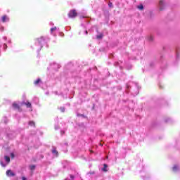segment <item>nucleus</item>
<instances>
[{"label": "nucleus", "instance_id": "1", "mask_svg": "<svg viewBox=\"0 0 180 180\" xmlns=\"http://www.w3.org/2000/svg\"><path fill=\"white\" fill-rule=\"evenodd\" d=\"M43 41H44V39L41 38V39H39L36 42L35 49L37 51H40V50H41V47H42L41 43H43Z\"/></svg>", "mask_w": 180, "mask_h": 180}, {"label": "nucleus", "instance_id": "2", "mask_svg": "<svg viewBox=\"0 0 180 180\" xmlns=\"http://www.w3.org/2000/svg\"><path fill=\"white\" fill-rule=\"evenodd\" d=\"M4 160L6 161V164L4 163V162H2V160L0 161V164H1V167H6L7 165L9 164V162H11V158L8 156H5Z\"/></svg>", "mask_w": 180, "mask_h": 180}, {"label": "nucleus", "instance_id": "3", "mask_svg": "<svg viewBox=\"0 0 180 180\" xmlns=\"http://www.w3.org/2000/svg\"><path fill=\"white\" fill-rule=\"evenodd\" d=\"M69 18H75L77 16V11L75 10H72L68 13Z\"/></svg>", "mask_w": 180, "mask_h": 180}, {"label": "nucleus", "instance_id": "4", "mask_svg": "<svg viewBox=\"0 0 180 180\" xmlns=\"http://www.w3.org/2000/svg\"><path fill=\"white\" fill-rule=\"evenodd\" d=\"M6 175L7 176H15V173H13V172L11 170H7Z\"/></svg>", "mask_w": 180, "mask_h": 180}, {"label": "nucleus", "instance_id": "5", "mask_svg": "<svg viewBox=\"0 0 180 180\" xmlns=\"http://www.w3.org/2000/svg\"><path fill=\"white\" fill-rule=\"evenodd\" d=\"M2 22H8L9 21V18H8V16L6 15H4L1 18Z\"/></svg>", "mask_w": 180, "mask_h": 180}, {"label": "nucleus", "instance_id": "6", "mask_svg": "<svg viewBox=\"0 0 180 180\" xmlns=\"http://www.w3.org/2000/svg\"><path fill=\"white\" fill-rule=\"evenodd\" d=\"M179 169V167L177 166V165H174V167H173V171L174 172H176V171H178Z\"/></svg>", "mask_w": 180, "mask_h": 180}, {"label": "nucleus", "instance_id": "7", "mask_svg": "<svg viewBox=\"0 0 180 180\" xmlns=\"http://www.w3.org/2000/svg\"><path fill=\"white\" fill-rule=\"evenodd\" d=\"M40 79H37L36 81L34 82V85H38L39 82H41Z\"/></svg>", "mask_w": 180, "mask_h": 180}, {"label": "nucleus", "instance_id": "8", "mask_svg": "<svg viewBox=\"0 0 180 180\" xmlns=\"http://www.w3.org/2000/svg\"><path fill=\"white\" fill-rule=\"evenodd\" d=\"M53 154H54V155H56V157H57L58 155V152H57V150H56V149H53L52 150Z\"/></svg>", "mask_w": 180, "mask_h": 180}, {"label": "nucleus", "instance_id": "9", "mask_svg": "<svg viewBox=\"0 0 180 180\" xmlns=\"http://www.w3.org/2000/svg\"><path fill=\"white\" fill-rule=\"evenodd\" d=\"M13 107L14 108V109H19V105H18L17 103H13Z\"/></svg>", "mask_w": 180, "mask_h": 180}, {"label": "nucleus", "instance_id": "10", "mask_svg": "<svg viewBox=\"0 0 180 180\" xmlns=\"http://www.w3.org/2000/svg\"><path fill=\"white\" fill-rule=\"evenodd\" d=\"M138 9H139L140 11H143L144 9V6L141 4L138 6Z\"/></svg>", "mask_w": 180, "mask_h": 180}, {"label": "nucleus", "instance_id": "11", "mask_svg": "<svg viewBox=\"0 0 180 180\" xmlns=\"http://www.w3.org/2000/svg\"><path fill=\"white\" fill-rule=\"evenodd\" d=\"M164 4H165L164 0H160L159 2V5L160 7L164 5Z\"/></svg>", "mask_w": 180, "mask_h": 180}, {"label": "nucleus", "instance_id": "12", "mask_svg": "<svg viewBox=\"0 0 180 180\" xmlns=\"http://www.w3.org/2000/svg\"><path fill=\"white\" fill-rule=\"evenodd\" d=\"M27 108H30L32 106V104L30 102H27L25 103Z\"/></svg>", "mask_w": 180, "mask_h": 180}, {"label": "nucleus", "instance_id": "13", "mask_svg": "<svg viewBox=\"0 0 180 180\" xmlns=\"http://www.w3.org/2000/svg\"><path fill=\"white\" fill-rule=\"evenodd\" d=\"M54 30H57V27H54L53 28L51 29V32L53 33V32H54Z\"/></svg>", "mask_w": 180, "mask_h": 180}, {"label": "nucleus", "instance_id": "14", "mask_svg": "<svg viewBox=\"0 0 180 180\" xmlns=\"http://www.w3.org/2000/svg\"><path fill=\"white\" fill-rule=\"evenodd\" d=\"M103 37V35L102 34L97 36V39H102Z\"/></svg>", "mask_w": 180, "mask_h": 180}, {"label": "nucleus", "instance_id": "15", "mask_svg": "<svg viewBox=\"0 0 180 180\" xmlns=\"http://www.w3.org/2000/svg\"><path fill=\"white\" fill-rule=\"evenodd\" d=\"M30 126H34V122L33 121H31L29 122Z\"/></svg>", "mask_w": 180, "mask_h": 180}, {"label": "nucleus", "instance_id": "16", "mask_svg": "<svg viewBox=\"0 0 180 180\" xmlns=\"http://www.w3.org/2000/svg\"><path fill=\"white\" fill-rule=\"evenodd\" d=\"M107 165H104V167L103 168V171H106Z\"/></svg>", "mask_w": 180, "mask_h": 180}, {"label": "nucleus", "instance_id": "17", "mask_svg": "<svg viewBox=\"0 0 180 180\" xmlns=\"http://www.w3.org/2000/svg\"><path fill=\"white\" fill-rule=\"evenodd\" d=\"M61 112H65V109L64 108H60Z\"/></svg>", "mask_w": 180, "mask_h": 180}, {"label": "nucleus", "instance_id": "18", "mask_svg": "<svg viewBox=\"0 0 180 180\" xmlns=\"http://www.w3.org/2000/svg\"><path fill=\"white\" fill-rule=\"evenodd\" d=\"M34 168H35L34 165H32V166L30 167L31 169H34Z\"/></svg>", "mask_w": 180, "mask_h": 180}, {"label": "nucleus", "instance_id": "19", "mask_svg": "<svg viewBox=\"0 0 180 180\" xmlns=\"http://www.w3.org/2000/svg\"><path fill=\"white\" fill-rule=\"evenodd\" d=\"M11 156L12 158H13V157H15V155L13 153H11Z\"/></svg>", "mask_w": 180, "mask_h": 180}, {"label": "nucleus", "instance_id": "20", "mask_svg": "<svg viewBox=\"0 0 180 180\" xmlns=\"http://www.w3.org/2000/svg\"><path fill=\"white\" fill-rule=\"evenodd\" d=\"M108 6H110V8H112V3H109Z\"/></svg>", "mask_w": 180, "mask_h": 180}, {"label": "nucleus", "instance_id": "21", "mask_svg": "<svg viewBox=\"0 0 180 180\" xmlns=\"http://www.w3.org/2000/svg\"><path fill=\"white\" fill-rule=\"evenodd\" d=\"M22 180H26V177H22Z\"/></svg>", "mask_w": 180, "mask_h": 180}, {"label": "nucleus", "instance_id": "22", "mask_svg": "<svg viewBox=\"0 0 180 180\" xmlns=\"http://www.w3.org/2000/svg\"><path fill=\"white\" fill-rule=\"evenodd\" d=\"M85 33H86V34H88V31H86Z\"/></svg>", "mask_w": 180, "mask_h": 180}, {"label": "nucleus", "instance_id": "23", "mask_svg": "<svg viewBox=\"0 0 180 180\" xmlns=\"http://www.w3.org/2000/svg\"><path fill=\"white\" fill-rule=\"evenodd\" d=\"M150 40H153V37H150Z\"/></svg>", "mask_w": 180, "mask_h": 180}, {"label": "nucleus", "instance_id": "24", "mask_svg": "<svg viewBox=\"0 0 180 180\" xmlns=\"http://www.w3.org/2000/svg\"><path fill=\"white\" fill-rule=\"evenodd\" d=\"M4 39L6 40V37H4Z\"/></svg>", "mask_w": 180, "mask_h": 180}, {"label": "nucleus", "instance_id": "25", "mask_svg": "<svg viewBox=\"0 0 180 180\" xmlns=\"http://www.w3.org/2000/svg\"><path fill=\"white\" fill-rule=\"evenodd\" d=\"M57 129H58V128L56 127V130H57Z\"/></svg>", "mask_w": 180, "mask_h": 180}]
</instances>
